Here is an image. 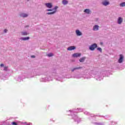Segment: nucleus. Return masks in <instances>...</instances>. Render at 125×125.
Instances as JSON below:
<instances>
[{
  "mask_svg": "<svg viewBox=\"0 0 125 125\" xmlns=\"http://www.w3.org/2000/svg\"><path fill=\"white\" fill-rule=\"evenodd\" d=\"M56 12V11H54L53 12H48L47 13V14L48 15H51V14H54V13H55Z\"/></svg>",
  "mask_w": 125,
  "mask_h": 125,
  "instance_id": "13",
  "label": "nucleus"
},
{
  "mask_svg": "<svg viewBox=\"0 0 125 125\" xmlns=\"http://www.w3.org/2000/svg\"><path fill=\"white\" fill-rule=\"evenodd\" d=\"M99 29V26H98V25H95L93 27V30L94 31H98Z\"/></svg>",
  "mask_w": 125,
  "mask_h": 125,
  "instance_id": "7",
  "label": "nucleus"
},
{
  "mask_svg": "<svg viewBox=\"0 0 125 125\" xmlns=\"http://www.w3.org/2000/svg\"><path fill=\"white\" fill-rule=\"evenodd\" d=\"M103 4L106 6L108 5V4H109V2L106 0H105L103 2Z\"/></svg>",
  "mask_w": 125,
  "mask_h": 125,
  "instance_id": "8",
  "label": "nucleus"
},
{
  "mask_svg": "<svg viewBox=\"0 0 125 125\" xmlns=\"http://www.w3.org/2000/svg\"><path fill=\"white\" fill-rule=\"evenodd\" d=\"M76 34L77 36H82V35H83L82 32H81V31H80V30H77L76 31Z\"/></svg>",
  "mask_w": 125,
  "mask_h": 125,
  "instance_id": "6",
  "label": "nucleus"
},
{
  "mask_svg": "<svg viewBox=\"0 0 125 125\" xmlns=\"http://www.w3.org/2000/svg\"><path fill=\"white\" fill-rule=\"evenodd\" d=\"M54 54H53L52 53H50L49 54H48L47 55V56H48V57H52V56H54Z\"/></svg>",
  "mask_w": 125,
  "mask_h": 125,
  "instance_id": "15",
  "label": "nucleus"
},
{
  "mask_svg": "<svg viewBox=\"0 0 125 125\" xmlns=\"http://www.w3.org/2000/svg\"><path fill=\"white\" fill-rule=\"evenodd\" d=\"M120 6H122V7H123L124 6H125V2L120 3Z\"/></svg>",
  "mask_w": 125,
  "mask_h": 125,
  "instance_id": "18",
  "label": "nucleus"
},
{
  "mask_svg": "<svg viewBox=\"0 0 125 125\" xmlns=\"http://www.w3.org/2000/svg\"><path fill=\"white\" fill-rule=\"evenodd\" d=\"M52 10H53V9H48L46 10L47 11H52Z\"/></svg>",
  "mask_w": 125,
  "mask_h": 125,
  "instance_id": "24",
  "label": "nucleus"
},
{
  "mask_svg": "<svg viewBox=\"0 0 125 125\" xmlns=\"http://www.w3.org/2000/svg\"><path fill=\"white\" fill-rule=\"evenodd\" d=\"M84 60H85V57H83V58H81L79 60V61L81 62H84Z\"/></svg>",
  "mask_w": 125,
  "mask_h": 125,
  "instance_id": "9",
  "label": "nucleus"
},
{
  "mask_svg": "<svg viewBox=\"0 0 125 125\" xmlns=\"http://www.w3.org/2000/svg\"><path fill=\"white\" fill-rule=\"evenodd\" d=\"M28 15L26 14H21V17H23V18H25V17H27Z\"/></svg>",
  "mask_w": 125,
  "mask_h": 125,
  "instance_id": "12",
  "label": "nucleus"
},
{
  "mask_svg": "<svg viewBox=\"0 0 125 125\" xmlns=\"http://www.w3.org/2000/svg\"><path fill=\"white\" fill-rule=\"evenodd\" d=\"M30 39L29 37H25V38H22V41H28V40H29Z\"/></svg>",
  "mask_w": 125,
  "mask_h": 125,
  "instance_id": "17",
  "label": "nucleus"
},
{
  "mask_svg": "<svg viewBox=\"0 0 125 125\" xmlns=\"http://www.w3.org/2000/svg\"><path fill=\"white\" fill-rule=\"evenodd\" d=\"M96 47H97V44L96 43H94L89 47V49L90 50L93 51Z\"/></svg>",
  "mask_w": 125,
  "mask_h": 125,
  "instance_id": "1",
  "label": "nucleus"
},
{
  "mask_svg": "<svg viewBox=\"0 0 125 125\" xmlns=\"http://www.w3.org/2000/svg\"><path fill=\"white\" fill-rule=\"evenodd\" d=\"M21 35L22 36H27V35H28V33H27V32H22Z\"/></svg>",
  "mask_w": 125,
  "mask_h": 125,
  "instance_id": "19",
  "label": "nucleus"
},
{
  "mask_svg": "<svg viewBox=\"0 0 125 125\" xmlns=\"http://www.w3.org/2000/svg\"><path fill=\"white\" fill-rule=\"evenodd\" d=\"M7 66H5L4 67V71H7Z\"/></svg>",
  "mask_w": 125,
  "mask_h": 125,
  "instance_id": "23",
  "label": "nucleus"
},
{
  "mask_svg": "<svg viewBox=\"0 0 125 125\" xmlns=\"http://www.w3.org/2000/svg\"><path fill=\"white\" fill-rule=\"evenodd\" d=\"M74 49H76V47L74 46H69L67 48V50H69V51L74 50Z\"/></svg>",
  "mask_w": 125,
  "mask_h": 125,
  "instance_id": "5",
  "label": "nucleus"
},
{
  "mask_svg": "<svg viewBox=\"0 0 125 125\" xmlns=\"http://www.w3.org/2000/svg\"><path fill=\"white\" fill-rule=\"evenodd\" d=\"M6 32H7V29H5V30H4V32H5V33H6Z\"/></svg>",
  "mask_w": 125,
  "mask_h": 125,
  "instance_id": "27",
  "label": "nucleus"
},
{
  "mask_svg": "<svg viewBox=\"0 0 125 125\" xmlns=\"http://www.w3.org/2000/svg\"><path fill=\"white\" fill-rule=\"evenodd\" d=\"M62 3H63V4L66 5L68 3V1H67L66 0H63Z\"/></svg>",
  "mask_w": 125,
  "mask_h": 125,
  "instance_id": "16",
  "label": "nucleus"
},
{
  "mask_svg": "<svg viewBox=\"0 0 125 125\" xmlns=\"http://www.w3.org/2000/svg\"><path fill=\"white\" fill-rule=\"evenodd\" d=\"M97 50H99V51H100L101 52L102 51V49L100 47H98V48H97Z\"/></svg>",
  "mask_w": 125,
  "mask_h": 125,
  "instance_id": "21",
  "label": "nucleus"
},
{
  "mask_svg": "<svg viewBox=\"0 0 125 125\" xmlns=\"http://www.w3.org/2000/svg\"><path fill=\"white\" fill-rule=\"evenodd\" d=\"M58 8V6H55V7H54V9H53V10H54V11H57L56 10H57V9Z\"/></svg>",
  "mask_w": 125,
  "mask_h": 125,
  "instance_id": "20",
  "label": "nucleus"
},
{
  "mask_svg": "<svg viewBox=\"0 0 125 125\" xmlns=\"http://www.w3.org/2000/svg\"><path fill=\"white\" fill-rule=\"evenodd\" d=\"M84 12L87 13V14H89V13H90V10H89L88 9H86L84 10Z\"/></svg>",
  "mask_w": 125,
  "mask_h": 125,
  "instance_id": "11",
  "label": "nucleus"
},
{
  "mask_svg": "<svg viewBox=\"0 0 125 125\" xmlns=\"http://www.w3.org/2000/svg\"><path fill=\"white\" fill-rule=\"evenodd\" d=\"M83 67H76V68H73V69H72V72H74V71L75 70H79V69H82Z\"/></svg>",
  "mask_w": 125,
  "mask_h": 125,
  "instance_id": "14",
  "label": "nucleus"
},
{
  "mask_svg": "<svg viewBox=\"0 0 125 125\" xmlns=\"http://www.w3.org/2000/svg\"><path fill=\"white\" fill-rule=\"evenodd\" d=\"M122 22H123V19L121 17L118 18V24H122Z\"/></svg>",
  "mask_w": 125,
  "mask_h": 125,
  "instance_id": "10",
  "label": "nucleus"
},
{
  "mask_svg": "<svg viewBox=\"0 0 125 125\" xmlns=\"http://www.w3.org/2000/svg\"><path fill=\"white\" fill-rule=\"evenodd\" d=\"M0 66V67H4V64H3V63H1Z\"/></svg>",
  "mask_w": 125,
  "mask_h": 125,
  "instance_id": "25",
  "label": "nucleus"
},
{
  "mask_svg": "<svg viewBox=\"0 0 125 125\" xmlns=\"http://www.w3.org/2000/svg\"><path fill=\"white\" fill-rule=\"evenodd\" d=\"M45 5H46V7H47L48 8H51V7H52V3H46L45 4Z\"/></svg>",
  "mask_w": 125,
  "mask_h": 125,
  "instance_id": "3",
  "label": "nucleus"
},
{
  "mask_svg": "<svg viewBox=\"0 0 125 125\" xmlns=\"http://www.w3.org/2000/svg\"><path fill=\"white\" fill-rule=\"evenodd\" d=\"M82 54L80 53H76L73 55V57H80Z\"/></svg>",
  "mask_w": 125,
  "mask_h": 125,
  "instance_id": "4",
  "label": "nucleus"
},
{
  "mask_svg": "<svg viewBox=\"0 0 125 125\" xmlns=\"http://www.w3.org/2000/svg\"><path fill=\"white\" fill-rule=\"evenodd\" d=\"M35 56H31V58H35Z\"/></svg>",
  "mask_w": 125,
  "mask_h": 125,
  "instance_id": "26",
  "label": "nucleus"
},
{
  "mask_svg": "<svg viewBox=\"0 0 125 125\" xmlns=\"http://www.w3.org/2000/svg\"><path fill=\"white\" fill-rule=\"evenodd\" d=\"M124 61V56L123 55H120V58L118 60L119 63H122Z\"/></svg>",
  "mask_w": 125,
  "mask_h": 125,
  "instance_id": "2",
  "label": "nucleus"
},
{
  "mask_svg": "<svg viewBox=\"0 0 125 125\" xmlns=\"http://www.w3.org/2000/svg\"><path fill=\"white\" fill-rule=\"evenodd\" d=\"M12 125H17V123H16V122H13L12 123Z\"/></svg>",
  "mask_w": 125,
  "mask_h": 125,
  "instance_id": "22",
  "label": "nucleus"
}]
</instances>
